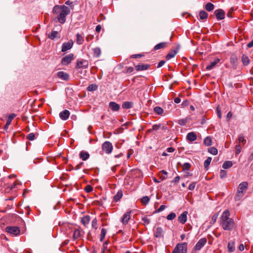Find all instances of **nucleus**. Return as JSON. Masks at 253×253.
<instances>
[{
    "mask_svg": "<svg viewBox=\"0 0 253 253\" xmlns=\"http://www.w3.org/2000/svg\"><path fill=\"white\" fill-rule=\"evenodd\" d=\"M53 12L58 15L57 18L61 24H64L66 19V16L70 14V8L64 5H56L53 8Z\"/></svg>",
    "mask_w": 253,
    "mask_h": 253,
    "instance_id": "obj_1",
    "label": "nucleus"
},
{
    "mask_svg": "<svg viewBox=\"0 0 253 253\" xmlns=\"http://www.w3.org/2000/svg\"><path fill=\"white\" fill-rule=\"evenodd\" d=\"M229 216L230 212L227 210L223 211L220 217V224L224 230H231L234 226V221Z\"/></svg>",
    "mask_w": 253,
    "mask_h": 253,
    "instance_id": "obj_2",
    "label": "nucleus"
},
{
    "mask_svg": "<svg viewBox=\"0 0 253 253\" xmlns=\"http://www.w3.org/2000/svg\"><path fill=\"white\" fill-rule=\"evenodd\" d=\"M187 243L184 242L182 243H178L172 253H187Z\"/></svg>",
    "mask_w": 253,
    "mask_h": 253,
    "instance_id": "obj_3",
    "label": "nucleus"
},
{
    "mask_svg": "<svg viewBox=\"0 0 253 253\" xmlns=\"http://www.w3.org/2000/svg\"><path fill=\"white\" fill-rule=\"evenodd\" d=\"M101 148L106 154H110L112 152L113 146L111 142L106 141L102 144Z\"/></svg>",
    "mask_w": 253,
    "mask_h": 253,
    "instance_id": "obj_4",
    "label": "nucleus"
},
{
    "mask_svg": "<svg viewBox=\"0 0 253 253\" xmlns=\"http://www.w3.org/2000/svg\"><path fill=\"white\" fill-rule=\"evenodd\" d=\"M5 231L14 236H17L20 232V228L18 226H7L5 228Z\"/></svg>",
    "mask_w": 253,
    "mask_h": 253,
    "instance_id": "obj_5",
    "label": "nucleus"
},
{
    "mask_svg": "<svg viewBox=\"0 0 253 253\" xmlns=\"http://www.w3.org/2000/svg\"><path fill=\"white\" fill-rule=\"evenodd\" d=\"M88 67V61L84 59H79L77 60L76 68L77 69H86Z\"/></svg>",
    "mask_w": 253,
    "mask_h": 253,
    "instance_id": "obj_6",
    "label": "nucleus"
},
{
    "mask_svg": "<svg viewBox=\"0 0 253 253\" xmlns=\"http://www.w3.org/2000/svg\"><path fill=\"white\" fill-rule=\"evenodd\" d=\"M207 240L206 238H203L199 240V241L195 245L194 250L199 251L206 244Z\"/></svg>",
    "mask_w": 253,
    "mask_h": 253,
    "instance_id": "obj_7",
    "label": "nucleus"
},
{
    "mask_svg": "<svg viewBox=\"0 0 253 253\" xmlns=\"http://www.w3.org/2000/svg\"><path fill=\"white\" fill-rule=\"evenodd\" d=\"M73 59L74 54L73 53H70L64 57L62 59L61 63L63 65H67L71 62Z\"/></svg>",
    "mask_w": 253,
    "mask_h": 253,
    "instance_id": "obj_8",
    "label": "nucleus"
},
{
    "mask_svg": "<svg viewBox=\"0 0 253 253\" xmlns=\"http://www.w3.org/2000/svg\"><path fill=\"white\" fill-rule=\"evenodd\" d=\"M248 187V183L246 181H244L239 184L238 188L237 191L240 192V193L244 195L246 190Z\"/></svg>",
    "mask_w": 253,
    "mask_h": 253,
    "instance_id": "obj_9",
    "label": "nucleus"
},
{
    "mask_svg": "<svg viewBox=\"0 0 253 253\" xmlns=\"http://www.w3.org/2000/svg\"><path fill=\"white\" fill-rule=\"evenodd\" d=\"M73 45V42L72 40H70L68 42H64L62 45L61 51L65 52L70 49Z\"/></svg>",
    "mask_w": 253,
    "mask_h": 253,
    "instance_id": "obj_10",
    "label": "nucleus"
},
{
    "mask_svg": "<svg viewBox=\"0 0 253 253\" xmlns=\"http://www.w3.org/2000/svg\"><path fill=\"white\" fill-rule=\"evenodd\" d=\"M131 212V211H128L123 215L121 219V221L124 225L127 224L128 220L130 218Z\"/></svg>",
    "mask_w": 253,
    "mask_h": 253,
    "instance_id": "obj_11",
    "label": "nucleus"
},
{
    "mask_svg": "<svg viewBox=\"0 0 253 253\" xmlns=\"http://www.w3.org/2000/svg\"><path fill=\"white\" fill-rule=\"evenodd\" d=\"M214 14L218 20H221L225 18V12L222 9H218L214 11Z\"/></svg>",
    "mask_w": 253,
    "mask_h": 253,
    "instance_id": "obj_12",
    "label": "nucleus"
},
{
    "mask_svg": "<svg viewBox=\"0 0 253 253\" xmlns=\"http://www.w3.org/2000/svg\"><path fill=\"white\" fill-rule=\"evenodd\" d=\"M188 211H183L178 217V221L182 223V224H184L185 223V222L187 221V214H188Z\"/></svg>",
    "mask_w": 253,
    "mask_h": 253,
    "instance_id": "obj_13",
    "label": "nucleus"
},
{
    "mask_svg": "<svg viewBox=\"0 0 253 253\" xmlns=\"http://www.w3.org/2000/svg\"><path fill=\"white\" fill-rule=\"evenodd\" d=\"M164 230L161 227H158L154 230V236L157 238H161L164 237Z\"/></svg>",
    "mask_w": 253,
    "mask_h": 253,
    "instance_id": "obj_14",
    "label": "nucleus"
},
{
    "mask_svg": "<svg viewBox=\"0 0 253 253\" xmlns=\"http://www.w3.org/2000/svg\"><path fill=\"white\" fill-rule=\"evenodd\" d=\"M109 107L114 112L118 111L120 109V105L114 101H111L109 103Z\"/></svg>",
    "mask_w": 253,
    "mask_h": 253,
    "instance_id": "obj_15",
    "label": "nucleus"
},
{
    "mask_svg": "<svg viewBox=\"0 0 253 253\" xmlns=\"http://www.w3.org/2000/svg\"><path fill=\"white\" fill-rule=\"evenodd\" d=\"M70 113L67 110H64L59 113V117L62 120H67L70 116Z\"/></svg>",
    "mask_w": 253,
    "mask_h": 253,
    "instance_id": "obj_16",
    "label": "nucleus"
},
{
    "mask_svg": "<svg viewBox=\"0 0 253 253\" xmlns=\"http://www.w3.org/2000/svg\"><path fill=\"white\" fill-rule=\"evenodd\" d=\"M57 76L59 78L64 80L68 81L69 78V75L63 71H59L57 73Z\"/></svg>",
    "mask_w": 253,
    "mask_h": 253,
    "instance_id": "obj_17",
    "label": "nucleus"
},
{
    "mask_svg": "<svg viewBox=\"0 0 253 253\" xmlns=\"http://www.w3.org/2000/svg\"><path fill=\"white\" fill-rule=\"evenodd\" d=\"M16 115L15 114H11L8 117V118L6 121V124L4 126V129H6L9 125L11 123L12 120L16 117Z\"/></svg>",
    "mask_w": 253,
    "mask_h": 253,
    "instance_id": "obj_18",
    "label": "nucleus"
},
{
    "mask_svg": "<svg viewBox=\"0 0 253 253\" xmlns=\"http://www.w3.org/2000/svg\"><path fill=\"white\" fill-rule=\"evenodd\" d=\"M150 67L148 64H139L135 66V69L137 71H144L147 70Z\"/></svg>",
    "mask_w": 253,
    "mask_h": 253,
    "instance_id": "obj_19",
    "label": "nucleus"
},
{
    "mask_svg": "<svg viewBox=\"0 0 253 253\" xmlns=\"http://www.w3.org/2000/svg\"><path fill=\"white\" fill-rule=\"evenodd\" d=\"M89 154L84 151H82L80 152L79 156L80 158L83 161H86L89 158Z\"/></svg>",
    "mask_w": 253,
    "mask_h": 253,
    "instance_id": "obj_20",
    "label": "nucleus"
},
{
    "mask_svg": "<svg viewBox=\"0 0 253 253\" xmlns=\"http://www.w3.org/2000/svg\"><path fill=\"white\" fill-rule=\"evenodd\" d=\"M238 58L235 55H232L230 58V63L232 65L234 68L236 69L237 66Z\"/></svg>",
    "mask_w": 253,
    "mask_h": 253,
    "instance_id": "obj_21",
    "label": "nucleus"
},
{
    "mask_svg": "<svg viewBox=\"0 0 253 253\" xmlns=\"http://www.w3.org/2000/svg\"><path fill=\"white\" fill-rule=\"evenodd\" d=\"M76 42L78 44H82L84 42V34H80V33H77L76 34Z\"/></svg>",
    "mask_w": 253,
    "mask_h": 253,
    "instance_id": "obj_22",
    "label": "nucleus"
},
{
    "mask_svg": "<svg viewBox=\"0 0 253 253\" xmlns=\"http://www.w3.org/2000/svg\"><path fill=\"white\" fill-rule=\"evenodd\" d=\"M187 139L190 141H194L197 139V135L194 132L188 133L186 136Z\"/></svg>",
    "mask_w": 253,
    "mask_h": 253,
    "instance_id": "obj_23",
    "label": "nucleus"
},
{
    "mask_svg": "<svg viewBox=\"0 0 253 253\" xmlns=\"http://www.w3.org/2000/svg\"><path fill=\"white\" fill-rule=\"evenodd\" d=\"M219 61L220 59L219 58H215L213 61L211 62L210 64L207 66L206 69L208 70H211L219 62Z\"/></svg>",
    "mask_w": 253,
    "mask_h": 253,
    "instance_id": "obj_24",
    "label": "nucleus"
},
{
    "mask_svg": "<svg viewBox=\"0 0 253 253\" xmlns=\"http://www.w3.org/2000/svg\"><path fill=\"white\" fill-rule=\"evenodd\" d=\"M235 242L234 241H230L229 242V243L228 244L227 248H228V251L229 252L232 253V252H234L235 249Z\"/></svg>",
    "mask_w": 253,
    "mask_h": 253,
    "instance_id": "obj_25",
    "label": "nucleus"
},
{
    "mask_svg": "<svg viewBox=\"0 0 253 253\" xmlns=\"http://www.w3.org/2000/svg\"><path fill=\"white\" fill-rule=\"evenodd\" d=\"M123 196V192L122 190H119L117 194L114 196V200L117 202L120 200Z\"/></svg>",
    "mask_w": 253,
    "mask_h": 253,
    "instance_id": "obj_26",
    "label": "nucleus"
},
{
    "mask_svg": "<svg viewBox=\"0 0 253 253\" xmlns=\"http://www.w3.org/2000/svg\"><path fill=\"white\" fill-rule=\"evenodd\" d=\"M90 218L89 215H85L82 218V223L84 226H86L88 224Z\"/></svg>",
    "mask_w": 253,
    "mask_h": 253,
    "instance_id": "obj_27",
    "label": "nucleus"
},
{
    "mask_svg": "<svg viewBox=\"0 0 253 253\" xmlns=\"http://www.w3.org/2000/svg\"><path fill=\"white\" fill-rule=\"evenodd\" d=\"M133 103L132 102L126 101L124 102L122 105V107L124 109H130L133 107Z\"/></svg>",
    "mask_w": 253,
    "mask_h": 253,
    "instance_id": "obj_28",
    "label": "nucleus"
},
{
    "mask_svg": "<svg viewBox=\"0 0 253 253\" xmlns=\"http://www.w3.org/2000/svg\"><path fill=\"white\" fill-rule=\"evenodd\" d=\"M242 62L243 63L244 65L247 66L248 65L250 62V60L248 56H246L245 54H243L242 56Z\"/></svg>",
    "mask_w": 253,
    "mask_h": 253,
    "instance_id": "obj_29",
    "label": "nucleus"
},
{
    "mask_svg": "<svg viewBox=\"0 0 253 253\" xmlns=\"http://www.w3.org/2000/svg\"><path fill=\"white\" fill-rule=\"evenodd\" d=\"M167 43L166 42H160L157 44H156L154 49L155 50H157L161 48H163L166 47Z\"/></svg>",
    "mask_w": 253,
    "mask_h": 253,
    "instance_id": "obj_30",
    "label": "nucleus"
},
{
    "mask_svg": "<svg viewBox=\"0 0 253 253\" xmlns=\"http://www.w3.org/2000/svg\"><path fill=\"white\" fill-rule=\"evenodd\" d=\"M208 14L207 12L204 10L200 11L199 13V17L201 20L206 19L208 17Z\"/></svg>",
    "mask_w": 253,
    "mask_h": 253,
    "instance_id": "obj_31",
    "label": "nucleus"
},
{
    "mask_svg": "<svg viewBox=\"0 0 253 253\" xmlns=\"http://www.w3.org/2000/svg\"><path fill=\"white\" fill-rule=\"evenodd\" d=\"M154 111L158 115H162L164 113V109L159 106H156L154 108Z\"/></svg>",
    "mask_w": 253,
    "mask_h": 253,
    "instance_id": "obj_32",
    "label": "nucleus"
},
{
    "mask_svg": "<svg viewBox=\"0 0 253 253\" xmlns=\"http://www.w3.org/2000/svg\"><path fill=\"white\" fill-rule=\"evenodd\" d=\"M233 166V163L231 161H225L223 165H222V168L224 169H229L231 167H232V166Z\"/></svg>",
    "mask_w": 253,
    "mask_h": 253,
    "instance_id": "obj_33",
    "label": "nucleus"
},
{
    "mask_svg": "<svg viewBox=\"0 0 253 253\" xmlns=\"http://www.w3.org/2000/svg\"><path fill=\"white\" fill-rule=\"evenodd\" d=\"M205 145L207 146H210L212 144V140L211 137L207 136L204 140Z\"/></svg>",
    "mask_w": 253,
    "mask_h": 253,
    "instance_id": "obj_34",
    "label": "nucleus"
},
{
    "mask_svg": "<svg viewBox=\"0 0 253 253\" xmlns=\"http://www.w3.org/2000/svg\"><path fill=\"white\" fill-rule=\"evenodd\" d=\"M98 86L95 84H90L87 87V90L89 91H93L97 89Z\"/></svg>",
    "mask_w": 253,
    "mask_h": 253,
    "instance_id": "obj_35",
    "label": "nucleus"
},
{
    "mask_svg": "<svg viewBox=\"0 0 253 253\" xmlns=\"http://www.w3.org/2000/svg\"><path fill=\"white\" fill-rule=\"evenodd\" d=\"M214 5L212 3H211V2L207 3L205 5V9L208 11H212L214 9Z\"/></svg>",
    "mask_w": 253,
    "mask_h": 253,
    "instance_id": "obj_36",
    "label": "nucleus"
},
{
    "mask_svg": "<svg viewBox=\"0 0 253 253\" xmlns=\"http://www.w3.org/2000/svg\"><path fill=\"white\" fill-rule=\"evenodd\" d=\"M177 52L175 50H173L171 51L170 52H169L167 55L166 56V59L167 60H169L171 58L174 57L175 55H176Z\"/></svg>",
    "mask_w": 253,
    "mask_h": 253,
    "instance_id": "obj_37",
    "label": "nucleus"
},
{
    "mask_svg": "<svg viewBox=\"0 0 253 253\" xmlns=\"http://www.w3.org/2000/svg\"><path fill=\"white\" fill-rule=\"evenodd\" d=\"M93 56L96 57H99L101 54V50L99 47H95L93 49Z\"/></svg>",
    "mask_w": 253,
    "mask_h": 253,
    "instance_id": "obj_38",
    "label": "nucleus"
},
{
    "mask_svg": "<svg viewBox=\"0 0 253 253\" xmlns=\"http://www.w3.org/2000/svg\"><path fill=\"white\" fill-rule=\"evenodd\" d=\"M211 161V158L208 157L204 162V165L205 169L208 170L209 165Z\"/></svg>",
    "mask_w": 253,
    "mask_h": 253,
    "instance_id": "obj_39",
    "label": "nucleus"
},
{
    "mask_svg": "<svg viewBox=\"0 0 253 253\" xmlns=\"http://www.w3.org/2000/svg\"><path fill=\"white\" fill-rule=\"evenodd\" d=\"M106 233H107L106 230L105 228H102L100 236V241L101 242H102L104 240V238L106 236Z\"/></svg>",
    "mask_w": 253,
    "mask_h": 253,
    "instance_id": "obj_40",
    "label": "nucleus"
},
{
    "mask_svg": "<svg viewBox=\"0 0 253 253\" xmlns=\"http://www.w3.org/2000/svg\"><path fill=\"white\" fill-rule=\"evenodd\" d=\"M57 34L58 32L57 31H52L50 34H48V38L53 40L56 37Z\"/></svg>",
    "mask_w": 253,
    "mask_h": 253,
    "instance_id": "obj_41",
    "label": "nucleus"
},
{
    "mask_svg": "<svg viewBox=\"0 0 253 253\" xmlns=\"http://www.w3.org/2000/svg\"><path fill=\"white\" fill-rule=\"evenodd\" d=\"M208 152L212 155H216L218 153V150L216 148L211 147L208 149Z\"/></svg>",
    "mask_w": 253,
    "mask_h": 253,
    "instance_id": "obj_42",
    "label": "nucleus"
},
{
    "mask_svg": "<svg viewBox=\"0 0 253 253\" xmlns=\"http://www.w3.org/2000/svg\"><path fill=\"white\" fill-rule=\"evenodd\" d=\"M150 199L148 196H144L141 199V202L143 204L147 205L149 203Z\"/></svg>",
    "mask_w": 253,
    "mask_h": 253,
    "instance_id": "obj_43",
    "label": "nucleus"
},
{
    "mask_svg": "<svg viewBox=\"0 0 253 253\" xmlns=\"http://www.w3.org/2000/svg\"><path fill=\"white\" fill-rule=\"evenodd\" d=\"M81 236V231L79 229H75L74 232L73 237L75 239L79 238Z\"/></svg>",
    "mask_w": 253,
    "mask_h": 253,
    "instance_id": "obj_44",
    "label": "nucleus"
},
{
    "mask_svg": "<svg viewBox=\"0 0 253 253\" xmlns=\"http://www.w3.org/2000/svg\"><path fill=\"white\" fill-rule=\"evenodd\" d=\"M244 196V194L237 191L236 195L235 196L234 199L236 201H239Z\"/></svg>",
    "mask_w": 253,
    "mask_h": 253,
    "instance_id": "obj_45",
    "label": "nucleus"
},
{
    "mask_svg": "<svg viewBox=\"0 0 253 253\" xmlns=\"http://www.w3.org/2000/svg\"><path fill=\"white\" fill-rule=\"evenodd\" d=\"M218 213H215V214H214L212 215V216L211 217V220L210 221V223L211 224H213L216 222L217 218L218 217Z\"/></svg>",
    "mask_w": 253,
    "mask_h": 253,
    "instance_id": "obj_46",
    "label": "nucleus"
},
{
    "mask_svg": "<svg viewBox=\"0 0 253 253\" xmlns=\"http://www.w3.org/2000/svg\"><path fill=\"white\" fill-rule=\"evenodd\" d=\"M27 139L30 141H33L35 139V134L34 133H30L27 135Z\"/></svg>",
    "mask_w": 253,
    "mask_h": 253,
    "instance_id": "obj_47",
    "label": "nucleus"
},
{
    "mask_svg": "<svg viewBox=\"0 0 253 253\" xmlns=\"http://www.w3.org/2000/svg\"><path fill=\"white\" fill-rule=\"evenodd\" d=\"M176 217V214L174 212H171L167 216V219L169 220H171Z\"/></svg>",
    "mask_w": 253,
    "mask_h": 253,
    "instance_id": "obj_48",
    "label": "nucleus"
},
{
    "mask_svg": "<svg viewBox=\"0 0 253 253\" xmlns=\"http://www.w3.org/2000/svg\"><path fill=\"white\" fill-rule=\"evenodd\" d=\"M227 176V172L225 170H221L220 171V177L221 179L224 178Z\"/></svg>",
    "mask_w": 253,
    "mask_h": 253,
    "instance_id": "obj_49",
    "label": "nucleus"
},
{
    "mask_svg": "<svg viewBox=\"0 0 253 253\" xmlns=\"http://www.w3.org/2000/svg\"><path fill=\"white\" fill-rule=\"evenodd\" d=\"M182 167L183 170H188L191 167V165L188 163H185L183 164Z\"/></svg>",
    "mask_w": 253,
    "mask_h": 253,
    "instance_id": "obj_50",
    "label": "nucleus"
},
{
    "mask_svg": "<svg viewBox=\"0 0 253 253\" xmlns=\"http://www.w3.org/2000/svg\"><path fill=\"white\" fill-rule=\"evenodd\" d=\"M84 190L86 193L91 192L93 191V187L90 185H87L85 187Z\"/></svg>",
    "mask_w": 253,
    "mask_h": 253,
    "instance_id": "obj_51",
    "label": "nucleus"
},
{
    "mask_svg": "<svg viewBox=\"0 0 253 253\" xmlns=\"http://www.w3.org/2000/svg\"><path fill=\"white\" fill-rule=\"evenodd\" d=\"M187 122V119H182L178 121V123L181 126H185Z\"/></svg>",
    "mask_w": 253,
    "mask_h": 253,
    "instance_id": "obj_52",
    "label": "nucleus"
},
{
    "mask_svg": "<svg viewBox=\"0 0 253 253\" xmlns=\"http://www.w3.org/2000/svg\"><path fill=\"white\" fill-rule=\"evenodd\" d=\"M238 140L239 143H242L243 144H245L246 142V140L244 139V137L242 135L239 136L238 138Z\"/></svg>",
    "mask_w": 253,
    "mask_h": 253,
    "instance_id": "obj_53",
    "label": "nucleus"
},
{
    "mask_svg": "<svg viewBox=\"0 0 253 253\" xmlns=\"http://www.w3.org/2000/svg\"><path fill=\"white\" fill-rule=\"evenodd\" d=\"M84 164V162H81L79 164L76 165L75 168H73V169L75 170L80 169L82 168Z\"/></svg>",
    "mask_w": 253,
    "mask_h": 253,
    "instance_id": "obj_54",
    "label": "nucleus"
},
{
    "mask_svg": "<svg viewBox=\"0 0 253 253\" xmlns=\"http://www.w3.org/2000/svg\"><path fill=\"white\" fill-rule=\"evenodd\" d=\"M161 127V124H156L153 126L152 129L155 131L158 130Z\"/></svg>",
    "mask_w": 253,
    "mask_h": 253,
    "instance_id": "obj_55",
    "label": "nucleus"
},
{
    "mask_svg": "<svg viewBox=\"0 0 253 253\" xmlns=\"http://www.w3.org/2000/svg\"><path fill=\"white\" fill-rule=\"evenodd\" d=\"M195 186H196V182H193L189 185L188 189L189 190H191V191L193 190L194 189V188H195Z\"/></svg>",
    "mask_w": 253,
    "mask_h": 253,
    "instance_id": "obj_56",
    "label": "nucleus"
},
{
    "mask_svg": "<svg viewBox=\"0 0 253 253\" xmlns=\"http://www.w3.org/2000/svg\"><path fill=\"white\" fill-rule=\"evenodd\" d=\"M142 220L146 224H149L150 223V220L149 219L146 217L144 216L142 218Z\"/></svg>",
    "mask_w": 253,
    "mask_h": 253,
    "instance_id": "obj_57",
    "label": "nucleus"
},
{
    "mask_svg": "<svg viewBox=\"0 0 253 253\" xmlns=\"http://www.w3.org/2000/svg\"><path fill=\"white\" fill-rule=\"evenodd\" d=\"M241 147L240 144L237 145L235 147L236 153L239 154L241 152Z\"/></svg>",
    "mask_w": 253,
    "mask_h": 253,
    "instance_id": "obj_58",
    "label": "nucleus"
},
{
    "mask_svg": "<svg viewBox=\"0 0 253 253\" xmlns=\"http://www.w3.org/2000/svg\"><path fill=\"white\" fill-rule=\"evenodd\" d=\"M91 224H92V227L93 228H94L95 229L97 228V220L95 218H94V219L92 220Z\"/></svg>",
    "mask_w": 253,
    "mask_h": 253,
    "instance_id": "obj_59",
    "label": "nucleus"
},
{
    "mask_svg": "<svg viewBox=\"0 0 253 253\" xmlns=\"http://www.w3.org/2000/svg\"><path fill=\"white\" fill-rule=\"evenodd\" d=\"M166 208V206L165 205H161L160 208L156 211V212H160L164 211Z\"/></svg>",
    "mask_w": 253,
    "mask_h": 253,
    "instance_id": "obj_60",
    "label": "nucleus"
},
{
    "mask_svg": "<svg viewBox=\"0 0 253 253\" xmlns=\"http://www.w3.org/2000/svg\"><path fill=\"white\" fill-rule=\"evenodd\" d=\"M165 60H161L160 61L158 64V66H157V68H160L162 66H163L164 65V64L165 63Z\"/></svg>",
    "mask_w": 253,
    "mask_h": 253,
    "instance_id": "obj_61",
    "label": "nucleus"
},
{
    "mask_svg": "<svg viewBox=\"0 0 253 253\" xmlns=\"http://www.w3.org/2000/svg\"><path fill=\"white\" fill-rule=\"evenodd\" d=\"M134 70V69L132 67H128L126 68V72L127 73H130L132 72Z\"/></svg>",
    "mask_w": 253,
    "mask_h": 253,
    "instance_id": "obj_62",
    "label": "nucleus"
},
{
    "mask_svg": "<svg viewBox=\"0 0 253 253\" xmlns=\"http://www.w3.org/2000/svg\"><path fill=\"white\" fill-rule=\"evenodd\" d=\"M180 177L179 176H177L173 179L172 182L174 183H177L179 181Z\"/></svg>",
    "mask_w": 253,
    "mask_h": 253,
    "instance_id": "obj_63",
    "label": "nucleus"
},
{
    "mask_svg": "<svg viewBox=\"0 0 253 253\" xmlns=\"http://www.w3.org/2000/svg\"><path fill=\"white\" fill-rule=\"evenodd\" d=\"M247 47L249 48L253 47V39L252 40V41L251 42H250L248 43Z\"/></svg>",
    "mask_w": 253,
    "mask_h": 253,
    "instance_id": "obj_64",
    "label": "nucleus"
}]
</instances>
